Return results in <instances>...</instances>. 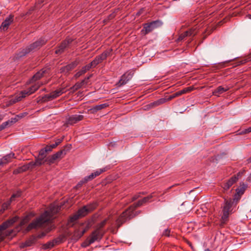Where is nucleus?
<instances>
[{"mask_svg": "<svg viewBox=\"0 0 251 251\" xmlns=\"http://www.w3.org/2000/svg\"><path fill=\"white\" fill-rule=\"evenodd\" d=\"M204 251H211L210 249H206Z\"/></svg>", "mask_w": 251, "mask_h": 251, "instance_id": "nucleus-64", "label": "nucleus"}, {"mask_svg": "<svg viewBox=\"0 0 251 251\" xmlns=\"http://www.w3.org/2000/svg\"><path fill=\"white\" fill-rule=\"evenodd\" d=\"M154 193H153L147 197H144L142 199L139 200L137 202L133 203L127 209L124 211L116 221L118 226H121L126 221L134 218L137 214H136V212H135L136 208L143 205L145 203L151 201V200L154 196Z\"/></svg>", "mask_w": 251, "mask_h": 251, "instance_id": "nucleus-2", "label": "nucleus"}, {"mask_svg": "<svg viewBox=\"0 0 251 251\" xmlns=\"http://www.w3.org/2000/svg\"><path fill=\"white\" fill-rule=\"evenodd\" d=\"M66 154V151L65 149L61 150L49 156L45 159V162L47 164L50 165L55 163L58 160L62 159Z\"/></svg>", "mask_w": 251, "mask_h": 251, "instance_id": "nucleus-5", "label": "nucleus"}, {"mask_svg": "<svg viewBox=\"0 0 251 251\" xmlns=\"http://www.w3.org/2000/svg\"><path fill=\"white\" fill-rule=\"evenodd\" d=\"M14 15L10 14L8 17H7L5 20L1 23L0 28L5 31L6 30L9 26L12 23L14 19Z\"/></svg>", "mask_w": 251, "mask_h": 251, "instance_id": "nucleus-18", "label": "nucleus"}, {"mask_svg": "<svg viewBox=\"0 0 251 251\" xmlns=\"http://www.w3.org/2000/svg\"><path fill=\"white\" fill-rule=\"evenodd\" d=\"M229 88L227 86L223 87L220 86L218 87L213 92V94L215 96H219L220 95L228 90Z\"/></svg>", "mask_w": 251, "mask_h": 251, "instance_id": "nucleus-24", "label": "nucleus"}, {"mask_svg": "<svg viewBox=\"0 0 251 251\" xmlns=\"http://www.w3.org/2000/svg\"><path fill=\"white\" fill-rule=\"evenodd\" d=\"M23 173L22 168L21 167H18L17 169L14 170L13 172L14 175H17Z\"/></svg>", "mask_w": 251, "mask_h": 251, "instance_id": "nucleus-49", "label": "nucleus"}, {"mask_svg": "<svg viewBox=\"0 0 251 251\" xmlns=\"http://www.w3.org/2000/svg\"><path fill=\"white\" fill-rule=\"evenodd\" d=\"M63 138L58 139L55 142L56 144H57V146H58L63 141Z\"/></svg>", "mask_w": 251, "mask_h": 251, "instance_id": "nucleus-58", "label": "nucleus"}, {"mask_svg": "<svg viewBox=\"0 0 251 251\" xmlns=\"http://www.w3.org/2000/svg\"><path fill=\"white\" fill-rule=\"evenodd\" d=\"M170 234V229H168V228L165 229L163 233V235L164 236H167V237H169Z\"/></svg>", "mask_w": 251, "mask_h": 251, "instance_id": "nucleus-53", "label": "nucleus"}, {"mask_svg": "<svg viewBox=\"0 0 251 251\" xmlns=\"http://www.w3.org/2000/svg\"><path fill=\"white\" fill-rule=\"evenodd\" d=\"M90 78V76L85 78L84 79L82 80L80 82H76L75 85H74L71 88V89L73 90V91H75L78 90V89L82 87L84 84H87L88 83V81Z\"/></svg>", "mask_w": 251, "mask_h": 251, "instance_id": "nucleus-22", "label": "nucleus"}, {"mask_svg": "<svg viewBox=\"0 0 251 251\" xmlns=\"http://www.w3.org/2000/svg\"><path fill=\"white\" fill-rule=\"evenodd\" d=\"M49 216L48 212H44L27 226L25 229L26 231L28 232L33 229L45 228L50 221Z\"/></svg>", "mask_w": 251, "mask_h": 251, "instance_id": "nucleus-3", "label": "nucleus"}, {"mask_svg": "<svg viewBox=\"0 0 251 251\" xmlns=\"http://www.w3.org/2000/svg\"><path fill=\"white\" fill-rule=\"evenodd\" d=\"M245 173V171L244 170L242 171L238 172L237 174L233 176V177H235L237 178V181Z\"/></svg>", "mask_w": 251, "mask_h": 251, "instance_id": "nucleus-44", "label": "nucleus"}, {"mask_svg": "<svg viewBox=\"0 0 251 251\" xmlns=\"http://www.w3.org/2000/svg\"><path fill=\"white\" fill-rule=\"evenodd\" d=\"M107 170V168L106 167L103 168L102 169H99L96 170L95 172L93 173L96 177L97 176H100L101 174L103 172H106Z\"/></svg>", "mask_w": 251, "mask_h": 251, "instance_id": "nucleus-37", "label": "nucleus"}, {"mask_svg": "<svg viewBox=\"0 0 251 251\" xmlns=\"http://www.w3.org/2000/svg\"><path fill=\"white\" fill-rule=\"evenodd\" d=\"M18 121V118L16 116L15 117L11 118L10 120L5 122L4 123H7L6 126V127H7V126H12L13 124L16 123Z\"/></svg>", "mask_w": 251, "mask_h": 251, "instance_id": "nucleus-33", "label": "nucleus"}, {"mask_svg": "<svg viewBox=\"0 0 251 251\" xmlns=\"http://www.w3.org/2000/svg\"><path fill=\"white\" fill-rule=\"evenodd\" d=\"M25 98V96L24 95L21 91L18 95L15 97H12L6 102V105L8 107L22 100L23 98Z\"/></svg>", "mask_w": 251, "mask_h": 251, "instance_id": "nucleus-15", "label": "nucleus"}, {"mask_svg": "<svg viewBox=\"0 0 251 251\" xmlns=\"http://www.w3.org/2000/svg\"><path fill=\"white\" fill-rule=\"evenodd\" d=\"M248 188V185L244 182H240L239 186L235 189V193L233 197L225 199L223 205L221 207L222 216L221 217V226L228 221L229 216L236 211V206Z\"/></svg>", "mask_w": 251, "mask_h": 251, "instance_id": "nucleus-1", "label": "nucleus"}, {"mask_svg": "<svg viewBox=\"0 0 251 251\" xmlns=\"http://www.w3.org/2000/svg\"><path fill=\"white\" fill-rule=\"evenodd\" d=\"M64 88H60L51 92L49 94L45 95L42 97L40 101L41 102H45L56 99L64 93Z\"/></svg>", "mask_w": 251, "mask_h": 251, "instance_id": "nucleus-8", "label": "nucleus"}, {"mask_svg": "<svg viewBox=\"0 0 251 251\" xmlns=\"http://www.w3.org/2000/svg\"><path fill=\"white\" fill-rule=\"evenodd\" d=\"M43 85V83L38 82L35 83L34 85L31 86L29 87L27 90L22 91L24 95L25 96V97L27 96H29L33 93H34L36 91H37L40 87Z\"/></svg>", "mask_w": 251, "mask_h": 251, "instance_id": "nucleus-17", "label": "nucleus"}, {"mask_svg": "<svg viewBox=\"0 0 251 251\" xmlns=\"http://www.w3.org/2000/svg\"><path fill=\"white\" fill-rule=\"evenodd\" d=\"M19 218L18 216H14L4 222L0 225V242L2 241L4 239V236L2 234V231L12 226L18 220Z\"/></svg>", "mask_w": 251, "mask_h": 251, "instance_id": "nucleus-7", "label": "nucleus"}, {"mask_svg": "<svg viewBox=\"0 0 251 251\" xmlns=\"http://www.w3.org/2000/svg\"><path fill=\"white\" fill-rule=\"evenodd\" d=\"M181 96V93L179 92V91H177L175 93H174L173 94L170 95L169 96V97L168 98V100H171L176 97H179Z\"/></svg>", "mask_w": 251, "mask_h": 251, "instance_id": "nucleus-43", "label": "nucleus"}, {"mask_svg": "<svg viewBox=\"0 0 251 251\" xmlns=\"http://www.w3.org/2000/svg\"><path fill=\"white\" fill-rule=\"evenodd\" d=\"M146 194V192H140L137 194H135L131 198V201H133L138 198L140 197V195H145Z\"/></svg>", "mask_w": 251, "mask_h": 251, "instance_id": "nucleus-41", "label": "nucleus"}, {"mask_svg": "<svg viewBox=\"0 0 251 251\" xmlns=\"http://www.w3.org/2000/svg\"><path fill=\"white\" fill-rule=\"evenodd\" d=\"M34 214L32 213H30L25 216L20 222V225L23 226L25 224L27 223L30 220L31 217H33Z\"/></svg>", "mask_w": 251, "mask_h": 251, "instance_id": "nucleus-27", "label": "nucleus"}, {"mask_svg": "<svg viewBox=\"0 0 251 251\" xmlns=\"http://www.w3.org/2000/svg\"><path fill=\"white\" fill-rule=\"evenodd\" d=\"M55 244L53 240H52L51 241L48 242L44 245L45 249L51 248H53Z\"/></svg>", "mask_w": 251, "mask_h": 251, "instance_id": "nucleus-42", "label": "nucleus"}, {"mask_svg": "<svg viewBox=\"0 0 251 251\" xmlns=\"http://www.w3.org/2000/svg\"><path fill=\"white\" fill-rule=\"evenodd\" d=\"M64 239L65 236L63 235H60L58 237L54 239L53 241L55 245L62 243L64 241Z\"/></svg>", "mask_w": 251, "mask_h": 251, "instance_id": "nucleus-30", "label": "nucleus"}, {"mask_svg": "<svg viewBox=\"0 0 251 251\" xmlns=\"http://www.w3.org/2000/svg\"><path fill=\"white\" fill-rule=\"evenodd\" d=\"M237 182V178L235 177H231L226 181L222 184V187L225 190H228L234 184Z\"/></svg>", "mask_w": 251, "mask_h": 251, "instance_id": "nucleus-20", "label": "nucleus"}, {"mask_svg": "<svg viewBox=\"0 0 251 251\" xmlns=\"http://www.w3.org/2000/svg\"><path fill=\"white\" fill-rule=\"evenodd\" d=\"M161 25L162 22L159 20L154 21L149 23H146L143 25V28L142 29L141 32L143 34L146 35Z\"/></svg>", "mask_w": 251, "mask_h": 251, "instance_id": "nucleus-6", "label": "nucleus"}, {"mask_svg": "<svg viewBox=\"0 0 251 251\" xmlns=\"http://www.w3.org/2000/svg\"><path fill=\"white\" fill-rule=\"evenodd\" d=\"M44 158L39 157L38 158L36 159L35 163H36V166H40L45 163V160H44Z\"/></svg>", "mask_w": 251, "mask_h": 251, "instance_id": "nucleus-40", "label": "nucleus"}, {"mask_svg": "<svg viewBox=\"0 0 251 251\" xmlns=\"http://www.w3.org/2000/svg\"><path fill=\"white\" fill-rule=\"evenodd\" d=\"M91 68H93V65L91 63L83 67L81 69V73L85 74L87 71L89 70Z\"/></svg>", "mask_w": 251, "mask_h": 251, "instance_id": "nucleus-36", "label": "nucleus"}, {"mask_svg": "<svg viewBox=\"0 0 251 251\" xmlns=\"http://www.w3.org/2000/svg\"><path fill=\"white\" fill-rule=\"evenodd\" d=\"M112 51V49L106 50L100 55L97 56L94 60L91 62V63L93 65V68L105 60L106 58L110 55Z\"/></svg>", "mask_w": 251, "mask_h": 251, "instance_id": "nucleus-10", "label": "nucleus"}, {"mask_svg": "<svg viewBox=\"0 0 251 251\" xmlns=\"http://www.w3.org/2000/svg\"><path fill=\"white\" fill-rule=\"evenodd\" d=\"M87 182V181H85V178H84L83 179H82L81 180H80L78 183V184L76 186V187L77 188H79L81 187L82 186V185H83L84 184H85V183H86Z\"/></svg>", "mask_w": 251, "mask_h": 251, "instance_id": "nucleus-48", "label": "nucleus"}, {"mask_svg": "<svg viewBox=\"0 0 251 251\" xmlns=\"http://www.w3.org/2000/svg\"><path fill=\"white\" fill-rule=\"evenodd\" d=\"M47 40L44 37L39 38L37 41L34 42L25 49L21 50L17 54V57H22L31 51L39 49L43 45L46 44Z\"/></svg>", "mask_w": 251, "mask_h": 251, "instance_id": "nucleus-4", "label": "nucleus"}, {"mask_svg": "<svg viewBox=\"0 0 251 251\" xmlns=\"http://www.w3.org/2000/svg\"><path fill=\"white\" fill-rule=\"evenodd\" d=\"M187 244L189 246V247H191V249H192V250H194V247H193V245H192V243H191V242H190V241H187Z\"/></svg>", "mask_w": 251, "mask_h": 251, "instance_id": "nucleus-60", "label": "nucleus"}, {"mask_svg": "<svg viewBox=\"0 0 251 251\" xmlns=\"http://www.w3.org/2000/svg\"><path fill=\"white\" fill-rule=\"evenodd\" d=\"M22 195V192L21 191H18L16 193L13 194L11 196L10 199L8 200L10 201V202L15 201L16 198H19Z\"/></svg>", "mask_w": 251, "mask_h": 251, "instance_id": "nucleus-31", "label": "nucleus"}, {"mask_svg": "<svg viewBox=\"0 0 251 251\" xmlns=\"http://www.w3.org/2000/svg\"><path fill=\"white\" fill-rule=\"evenodd\" d=\"M21 167L22 168V169L23 172H25L29 170V169L28 168L26 164L21 166Z\"/></svg>", "mask_w": 251, "mask_h": 251, "instance_id": "nucleus-54", "label": "nucleus"}, {"mask_svg": "<svg viewBox=\"0 0 251 251\" xmlns=\"http://www.w3.org/2000/svg\"><path fill=\"white\" fill-rule=\"evenodd\" d=\"M134 75L133 71L129 70L123 74L119 81L117 83L116 85L118 87H121L125 85L127 82L130 80Z\"/></svg>", "mask_w": 251, "mask_h": 251, "instance_id": "nucleus-11", "label": "nucleus"}, {"mask_svg": "<svg viewBox=\"0 0 251 251\" xmlns=\"http://www.w3.org/2000/svg\"><path fill=\"white\" fill-rule=\"evenodd\" d=\"M248 163H251V156L247 159Z\"/></svg>", "mask_w": 251, "mask_h": 251, "instance_id": "nucleus-62", "label": "nucleus"}, {"mask_svg": "<svg viewBox=\"0 0 251 251\" xmlns=\"http://www.w3.org/2000/svg\"><path fill=\"white\" fill-rule=\"evenodd\" d=\"M80 218L86 216L89 213L86 208V207L83 206L82 207L78 210L76 212Z\"/></svg>", "mask_w": 251, "mask_h": 251, "instance_id": "nucleus-29", "label": "nucleus"}, {"mask_svg": "<svg viewBox=\"0 0 251 251\" xmlns=\"http://www.w3.org/2000/svg\"><path fill=\"white\" fill-rule=\"evenodd\" d=\"M103 236L101 231H99V229H96L89 236L86 242L87 246L91 245L96 241L100 240L101 239Z\"/></svg>", "mask_w": 251, "mask_h": 251, "instance_id": "nucleus-12", "label": "nucleus"}, {"mask_svg": "<svg viewBox=\"0 0 251 251\" xmlns=\"http://www.w3.org/2000/svg\"><path fill=\"white\" fill-rule=\"evenodd\" d=\"M90 227V223H82L78 229H75L73 235L75 239L78 240L88 230Z\"/></svg>", "mask_w": 251, "mask_h": 251, "instance_id": "nucleus-9", "label": "nucleus"}, {"mask_svg": "<svg viewBox=\"0 0 251 251\" xmlns=\"http://www.w3.org/2000/svg\"><path fill=\"white\" fill-rule=\"evenodd\" d=\"M107 222V220L105 219V220H103L102 221H101L100 223H99V224H98L97 226V228L96 229H99V231H101L102 228L105 225L106 223Z\"/></svg>", "mask_w": 251, "mask_h": 251, "instance_id": "nucleus-38", "label": "nucleus"}, {"mask_svg": "<svg viewBox=\"0 0 251 251\" xmlns=\"http://www.w3.org/2000/svg\"><path fill=\"white\" fill-rule=\"evenodd\" d=\"M37 238L35 235H32L28 240H26L24 243L25 247H30L37 242Z\"/></svg>", "mask_w": 251, "mask_h": 251, "instance_id": "nucleus-26", "label": "nucleus"}, {"mask_svg": "<svg viewBox=\"0 0 251 251\" xmlns=\"http://www.w3.org/2000/svg\"><path fill=\"white\" fill-rule=\"evenodd\" d=\"M50 146L51 149L52 150L53 149L55 148L57 146V144H56L55 143L54 144H52Z\"/></svg>", "mask_w": 251, "mask_h": 251, "instance_id": "nucleus-61", "label": "nucleus"}, {"mask_svg": "<svg viewBox=\"0 0 251 251\" xmlns=\"http://www.w3.org/2000/svg\"><path fill=\"white\" fill-rule=\"evenodd\" d=\"M95 177H96L95 176H94V174L92 173L91 175L85 176L84 178L85 179V181L88 182L89 181L93 180Z\"/></svg>", "mask_w": 251, "mask_h": 251, "instance_id": "nucleus-45", "label": "nucleus"}, {"mask_svg": "<svg viewBox=\"0 0 251 251\" xmlns=\"http://www.w3.org/2000/svg\"><path fill=\"white\" fill-rule=\"evenodd\" d=\"M197 31L196 28H190L188 30L180 34L178 38L176 40V41L178 43L179 42L182 41L187 37L192 36L194 37L197 34Z\"/></svg>", "mask_w": 251, "mask_h": 251, "instance_id": "nucleus-14", "label": "nucleus"}, {"mask_svg": "<svg viewBox=\"0 0 251 251\" xmlns=\"http://www.w3.org/2000/svg\"><path fill=\"white\" fill-rule=\"evenodd\" d=\"M166 101V100L165 98L160 99L157 101H155L150 104V106L153 107L156 106L160 104L165 103Z\"/></svg>", "mask_w": 251, "mask_h": 251, "instance_id": "nucleus-32", "label": "nucleus"}, {"mask_svg": "<svg viewBox=\"0 0 251 251\" xmlns=\"http://www.w3.org/2000/svg\"><path fill=\"white\" fill-rule=\"evenodd\" d=\"M195 89V88L193 86H189L188 87L184 88L181 90L179 91V92L181 93V95L182 94H186L191 92Z\"/></svg>", "mask_w": 251, "mask_h": 251, "instance_id": "nucleus-34", "label": "nucleus"}, {"mask_svg": "<svg viewBox=\"0 0 251 251\" xmlns=\"http://www.w3.org/2000/svg\"><path fill=\"white\" fill-rule=\"evenodd\" d=\"M46 233L45 232V231L41 232L40 233L38 234L37 236H35V237L37 238V240L38 239H41L42 238H43L44 237H45L46 235Z\"/></svg>", "mask_w": 251, "mask_h": 251, "instance_id": "nucleus-50", "label": "nucleus"}, {"mask_svg": "<svg viewBox=\"0 0 251 251\" xmlns=\"http://www.w3.org/2000/svg\"><path fill=\"white\" fill-rule=\"evenodd\" d=\"M84 116L81 115H73L67 119L66 124L67 125H73L76 123L82 120Z\"/></svg>", "mask_w": 251, "mask_h": 251, "instance_id": "nucleus-16", "label": "nucleus"}, {"mask_svg": "<svg viewBox=\"0 0 251 251\" xmlns=\"http://www.w3.org/2000/svg\"><path fill=\"white\" fill-rule=\"evenodd\" d=\"M79 218H80V217L76 212L75 214L70 217L69 219V222H75V221H77Z\"/></svg>", "mask_w": 251, "mask_h": 251, "instance_id": "nucleus-39", "label": "nucleus"}, {"mask_svg": "<svg viewBox=\"0 0 251 251\" xmlns=\"http://www.w3.org/2000/svg\"><path fill=\"white\" fill-rule=\"evenodd\" d=\"M86 207V209L88 213H90L94 210L98 206V204L96 202L91 203L89 204L84 206Z\"/></svg>", "mask_w": 251, "mask_h": 251, "instance_id": "nucleus-28", "label": "nucleus"}, {"mask_svg": "<svg viewBox=\"0 0 251 251\" xmlns=\"http://www.w3.org/2000/svg\"><path fill=\"white\" fill-rule=\"evenodd\" d=\"M3 119V116L0 115V121H2Z\"/></svg>", "mask_w": 251, "mask_h": 251, "instance_id": "nucleus-63", "label": "nucleus"}, {"mask_svg": "<svg viewBox=\"0 0 251 251\" xmlns=\"http://www.w3.org/2000/svg\"><path fill=\"white\" fill-rule=\"evenodd\" d=\"M27 113L26 112L20 113L18 115H17L16 116L18 118V120L20 119H22L25 117L26 115H27Z\"/></svg>", "mask_w": 251, "mask_h": 251, "instance_id": "nucleus-52", "label": "nucleus"}, {"mask_svg": "<svg viewBox=\"0 0 251 251\" xmlns=\"http://www.w3.org/2000/svg\"><path fill=\"white\" fill-rule=\"evenodd\" d=\"M46 150L43 148V149H42L41 150H40V151H39V156L40 157H44L45 158V157H46Z\"/></svg>", "mask_w": 251, "mask_h": 251, "instance_id": "nucleus-46", "label": "nucleus"}, {"mask_svg": "<svg viewBox=\"0 0 251 251\" xmlns=\"http://www.w3.org/2000/svg\"><path fill=\"white\" fill-rule=\"evenodd\" d=\"M54 228H55V226L53 225H50V226H48L47 227H46L44 231H45L46 234H47Z\"/></svg>", "mask_w": 251, "mask_h": 251, "instance_id": "nucleus-47", "label": "nucleus"}, {"mask_svg": "<svg viewBox=\"0 0 251 251\" xmlns=\"http://www.w3.org/2000/svg\"><path fill=\"white\" fill-rule=\"evenodd\" d=\"M26 165L29 169H32L36 166V163H35V162L31 161L28 163L26 164Z\"/></svg>", "mask_w": 251, "mask_h": 251, "instance_id": "nucleus-51", "label": "nucleus"}, {"mask_svg": "<svg viewBox=\"0 0 251 251\" xmlns=\"http://www.w3.org/2000/svg\"><path fill=\"white\" fill-rule=\"evenodd\" d=\"M6 123H3L1 125H0V131L3 130L6 127Z\"/></svg>", "mask_w": 251, "mask_h": 251, "instance_id": "nucleus-55", "label": "nucleus"}, {"mask_svg": "<svg viewBox=\"0 0 251 251\" xmlns=\"http://www.w3.org/2000/svg\"><path fill=\"white\" fill-rule=\"evenodd\" d=\"M108 104H107V103H104L99 105H96L92 107L90 109V111L92 113H95L97 112L98 111L106 108L108 106Z\"/></svg>", "mask_w": 251, "mask_h": 251, "instance_id": "nucleus-23", "label": "nucleus"}, {"mask_svg": "<svg viewBox=\"0 0 251 251\" xmlns=\"http://www.w3.org/2000/svg\"><path fill=\"white\" fill-rule=\"evenodd\" d=\"M78 64V62L75 61L61 68L60 72L61 73H68L69 71L73 70Z\"/></svg>", "mask_w": 251, "mask_h": 251, "instance_id": "nucleus-21", "label": "nucleus"}, {"mask_svg": "<svg viewBox=\"0 0 251 251\" xmlns=\"http://www.w3.org/2000/svg\"><path fill=\"white\" fill-rule=\"evenodd\" d=\"M16 158V157L15 153L13 152H11L10 153L4 155L1 158H0V162L3 166L12 162V159Z\"/></svg>", "mask_w": 251, "mask_h": 251, "instance_id": "nucleus-19", "label": "nucleus"}, {"mask_svg": "<svg viewBox=\"0 0 251 251\" xmlns=\"http://www.w3.org/2000/svg\"><path fill=\"white\" fill-rule=\"evenodd\" d=\"M73 41V39L70 38H67L64 40L60 45L57 47L55 51V53L57 54L62 53L65 49L69 46V45Z\"/></svg>", "mask_w": 251, "mask_h": 251, "instance_id": "nucleus-13", "label": "nucleus"}, {"mask_svg": "<svg viewBox=\"0 0 251 251\" xmlns=\"http://www.w3.org/2000/svg\"><path fill=\"white\" fill-rule=\"evenodd\" d=\"M250 132H251V126L247 129H245L244 131V133H249Z\"/></svg>", "mask_w": 251, "mask_h": 251, "instance_id": "nucleus-57", "label": "nucleus"}, {"mask_svg": "<svg viewBox=\"0 0 251 251\" xmlns=\"http://www.w3.org/2000/svg\"><path fill=\"white\" fill-rule=\"evenodd\" d=\"M46 152H48V151H52V149H51V147L50 145H47L45 148H44Z\"/></svg>", "mask_w": 251, "mask_h": 251, "instance_id": "nucleus-56", "label": "nucleus"}, {"mask_svg": "<svg viewBox=\"0 0 251 251\" xmlns=\"http://www.w3.org/2000/svg\"><path fill=\"white\" fill-rule=\"evenodd\" d=\"M10 201H7L6 202L2 203L1 205V209L0 211L1 213H3L5 210H7L11 205Z\"/></svg>", "mask_w": 251, "mask_h": 251, "instance_id": "nucleus-35", "label": "nucleus"}, {"mask_svg": "<svg viewBox=\"0 0 251 251\" xmlns=\"http://www.w3.org/2000/svg\"><path fill=\"white\" fill-rule=\"evenodd\" d=\"M83 73H81V70L79 71V72H78L77 73H76V74L75 75V76L76 77H79L80 75H83Z\"/></svg>", "mask_w": 251, "mask_h": 251, "instance_id": "nucleus-59", "label": "nucleus"}, {"mask_svg": "<svg viewBox=\"0 0 251 251\" xmlns=\"http://www.w3.org/2000/svg\"><path fill=\"white\" fill-rule=\"evenodd\" d=\"M45 70H41L40 71L36 73L31 78L30 81L33 82L34 81H36L43 76L44 73H45Z\"/></svg>", "mask_w": 251, "mask_h": 251, "instance_id": "nucleus-25", "label": "nucleus"}]
</instances>
